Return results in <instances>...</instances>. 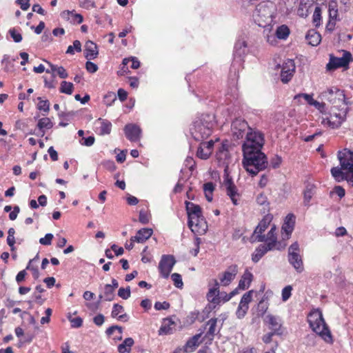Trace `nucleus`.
<instances>
[{"mask_svg": "<svg viewBox=\"0 0 353 353\" xmlns=\"http://www.w3.org/2000/svg\"><path fill=\"white\" fill-rule=\"evenodd\" d=\"M253 293L254 290H250L245 292L241 297V299L240 301V303L236 312V315L238 319H241L243 318L246 314L249 308L248 305L252 300Z\"/></svg>", "mask_w": 353, "mask_h": 353, "instance_id": "obj_12", "label": "nucleus"}, {"mask_svg": "<svg viewBox=\"0 0 353 353\" xmlns=\"http://www.w3.org/2000/svg\"><path fill=\"white\" fill-rule=\"evenodd\" d=\"M61 17L73 23L80 24L83 22L82 15L74 13L73 11L64 10L61 13Z\"/></svg>", "mask_w": 353, "mask_h": 353, "instance_id": "obj_29", "label": "nucleus"}, {"mask_svg": "<svg viewBox=\"0 0 353 353\" xmlns=\"http://www.w3.org/2000/svg\"><path fill=\"white\" fill-rule=\"evenodd\" d=\"M54 236L51 233H48L44 237L39 239V243L43 245H50L52 243V240Z\"/></svg>", "mask_w": 353, "mask_h": 353, "instance_id": "obj_53", "label": "nucleus"}, {"mask_svg": "<svg viewBox=\"0 0 353 353\" xmlns=\"http://www.w3.org/2000/svg\"><path fill=\"white\" fill-rule=\"evenodd\" d=\"M224 178L223 185L225 187L227 194L230 197L233 203L236 205V196L238 195L237 189L234 184L232 178L229 176L228 173H227L226 169L225 170Z\"/></svg>", "mask_w": 353, "mask_h": 353, "instance_id": "obj_15", "label": "nucleus"}, {"mask_svg": "<svg viewBox=\"0 0 353 353\" xmlns=\"http://www.w3.org/2000/svg\"><path fill=\"white\" fill-rule=\"evenodd\" d=\"M252 279L253 274L246 270L239 282V288L241 290L248 289L250 287Z\"/></svg>", "mask_w": 353, "mask_h": 353, "instance_id": "obj_30", "label": "nucleus"}, {"mask_svg": "<svg viewBox=\"0 0 353 353\" xmlns=\"http://www.w3.org/2000/svg\"><path fill=\"white\" fill-rule=\"evenodd\" d=\"M323 123L328 125V126L332 129H336L339 128L343 122H341V120L336 118V117L334 116L331 112L328 117L323 119Z\"/></svg>", "mask_w": 353, "mask_h": 353, "instance_id": "obj_35", "label": "nucleus"}, {"mask_svg": "<svg viewBox=\"0 0 353 353\" xmlns=\"http://www.w3.org/2000/svg\"><path fill=\"white\" fill-rule=\"evenodd\" d=\"M342 168L334 167L331 169V174L337 182L346 180L349 184L353 186V174L347 171L343 172Z\"/></svg>", "mask_w": 353, "mask_h": 353, "instance_id": "obj_16", "label": "nucleus"}, {"mask_svg": "<svg viewBox=\"0 0 353 353\" xmlns=\"http://www.w3.org/2000/svg\"><path fill=\"white\" fill-rule=\"evenodd\" d=\"M134 344L132 338H126L122 343L118 346V351L119 353L130 352L131 347Z\"/></svg>", "mask_w": 353, "mask_h": 353, "instance_id": "obj_38", "label": "nucleus"}, {"mask_svg": "<svg viewBox=\"0 0 353 353\" xmlns=\"http://www.w3.org/2000/svg\"><path fill=\"white\" fill-rule=\"evenodd\" d=\"M289 34L290 30L288 27L285 25L279 26L276 31V35L280 39H285Z\"/></svg>", "mask_w": 353, "mask_h": 353, "instance_id": "obj_41", "label": "nucleus"}, {"mask_svg": "<svg viewBox=\"0 0 353 353\" xmlns=\"http://www.w3.org/2000/svg\"><path fill=\"white\" fill-rule=\"evenodd\" d=\"M294 223L295 216L292 214H288L282 226V230L285 232V237L283 239H289L294 230Z\"/></svg>", "mask_w": 353, "mask_h": 353, "instance_id": "obj_24", "label": "nucleus"}, {"mask_svg": "<svg viewBox=\"0 0 353 353\" xmlns=\"http://www.w3.org/2000/svg\"><path fill=\"white\" fill-rule=\"evenodd\" d=\"M139 221L143 224H147L150 221L148 213L143 210L139 212Z\"/></svg>", "mask_w": 353, "mask_h": 353, "instance_id": "obj_56", "label": "nucleus"}, {"mask_svg": "<svg viewBox=\"0 0 353 353\" xmlns=\"http://www.w3.org/2000/svg\"><path fill=\"white\" fill-rule=\"evenodd\" d=\"M172 280L174 282V285L178 288H181L183 285L182 278L181 274L178 273H173L171 275Z\"/></svg>", "mask_w": 353, "mask_h": 353, "instance_id": "obj_51", "label": "nucleus"}, {"mask_svg": "<svg viewBox=\"0 0 353 353\" xmlns=\"http://www.w3.org/2000/svg\"><path fill=\"white\" fill-rule=\"evenodd\" d=\"M273 219V216L271 214H268L263 216L262 220L259 223L258 225L256 227L253 234L252 238L255 239V236L257 234H263V232L268 228L270 223L272 222Z\"/></svg>", "mask_w": 353, "mask_h": 353, "instance_id": "obj_21", "label": "nucleus"}, {"mask_svg": "<svg viewBox=\"0 0 353 353\" xmlns=\"http://www.w3.org/2000/svg\"><path fill=\"white\" fill-rule=\"evenodd\" d=\"M264 322L268 325L271 332L276 333V335L281 336L283 334L284 328L283 321L279 316L268 314L264 319Z\"/></svg>", "mask_w": 353, "mask_h": 353, "instance_id": "obj_11", "label": "nucleus"}, {"mask_svg": "<svg viewBox=\"0 0 353 353\" xmlns=\"http://www.w3.org/2000/svg\"><path fill=\"white\" fill-rule=\"evenodd\" d=\"M39 101V103L37 105V108L39 110H42L46 113H48L50 110V102L48 100H43L41 97L37 98Z\"/></svg>", "mask_w": 353, "mask_h": 353, "instance_id": "obj_46", "label": "nucleus"}, {"mask_svg": "<svg viewBox=\"0 0 353 353\" xmlns=\"http://www.w3.org/2000/svg\"><path fill=\"white\" fill-rule=\"evenodd\" d=\"M37 127L41 131V137L45 134L44 129H51L53 127V123L48 117H43L39 120Z\"/></svg>", "mask_w": 353, "mask_h": 353, "instance_id": "obj_37", "label": "nucleus"}, {"mask_svg": "<svg viewBox=\"0 0 353 353\" xmlns=\"http://www.w3.org/2000/svg\"><path fill=\"white\" fill-rule=\"evenodd\" d=\"M201 336V333L197 334L192 338L189 339V340L186 342L184 350H183V351L184 352H192L194 351L199 345V340Z\"/></svg>", "mask_w": 353, "mask_h": 353, "instance_id": "obj_31", "label": "nucleus"}, {"mask_svg": "<svg viewBox=\"0 0 353 353\" xmlns=\"http://www.w3.org/2000/svg\"><path fill=\"white\" fill-rule=\"evenodd\" d=\"M243 165L252 176H256L260 171L265 170L268 165L266 155L261 150L244 151Z\"/></svg>", "mask_w": 353, "mask_h": 353, "instance_id": "obj_1", "label": "nucleus"}, {"mask_svg": "<svg viewBox=\"0 0 353 353\" xmlns=\"http://www.w3.org/2000/svg\"><path fill=\"white\" fill-rule=\"evenodd\" d=\"M305 39L308 41V44L312 46H317L321 41V34L315 30H310L306 34Z\"/></svg>", "mask_w": 353, "mask_h": 353, "instance_id": "obj_33", "label": "nucleus"}, {"mask_svg": "<svg viewBox=\"0 0 353 353\" xmlns=\"http://www.w3.org/2000/svg\"><path fill=\"white\" fill-rule=\"evenodd\" d=\"M295 72V64L292 59H288L281 67V80L283 83H288Z\"/></svg>", "mask_w": 353, "mask_h": 353, "instance_id": "obj_13", "label": "nucleus"}, {"mask_svg": "<svg viewBox=\"0 0 353 353\" xmlns=\"http://www.w3.org/2000/svg\"><path fill=\"white\" fill-rule=\"evenodd\" d=\"M352 56L350 52L344 51L341 57L330 56V61L326 65L327 70H333L339 68L346 67L352 61Z\"/></svg>", "mask_w": 353, "mask_h": 353, "instance_id": "obj_7", "label": "nucleus"}, {"mask_svg": "<svg viewBox=\"0 0 353 353\" xmlns=\"http://www.w3.org/2000/svg\"><path fill=\"white\" fill-rule=\"evenodd\" d=\"M329 19L336 20L338 16V10L336 8V4L334 2L329 3L328 6Z\"/></svg>", "mask_w": 353, "mask_h": 353, "instance_id": "obj_47", "label": "nucleus"}, {"mask_svg": "<svg viewBox=\"0 0 353 353\" xmlns=\"http://www.w3.org/2000/svg\"><path fill=\"white\" fill-rule=\"evenodd\" d=\"M153 234V230L151 228H142L137 231L134 236H132L130 241H136L139 243L145 242Z\"/></svg>", "mask_w": 353, "mask_h": 353, "instance_id": "obj_22", "label": "nucleus"}, {"mask_svg": "<svg viewBox=\"0 0 353 353\" xmlns=\"http://www.w3.org/2000/svg\"><path fill=\"white\" fill-rule=\"evenodd\" d=\"M215 186L212 182H208L203 184V191L205 193H213Z\"/></svg>", "mask_w": 353, "mask_h": 353, "instance_id": "obj_64", "label": "nucleus"}, {"mask_svg": "<svg viewBox=\"0 0 353 353\" xmlns=\"http://www.w3.org/2000/svg\"><path fill=\"white\" fill-rule=\"evenodd\" d=\"M74 89V85L71 82L63 81L61 83L59 91L61 93L67 94H72Z\"/></svg>", "mask_w": 353, "mask_h": 353, "instance_id": "obj_42", "label": "nucleus"}, {"mask_svg": "<svg viewBox=\"0 0 353 353\" xmlns=\"http://www.w3.org/2000/svg\"><path fill=\"white\" fill-rule=\"evenodd\" d=\"M292 287L291 285H287L282 290V300L286 301L289 299L291 296V292Z\"/></svg>", "mask_w": 353, "mask_h": 353, "instance_id": "obj_54", "label": "nucleus"}, {"mask_svg": "<svg viewBox=\"0 0 353 353\" xmlns=\"http://www.w3.org/2000/svg\"><path fill=\"white\" fill-rule=\"evenodd\" d=\"M299 252V245L296 241L288 248V261L297 273H301L304 270L303 262Z\"/></svg>", "mask_w": 353, "mask_h": 353, "instance_id": "obj_6", "label": "nucleus"}, {"mask_svg": "<svg viewBox=\"0 0 353 353\" xmlns=\"http://www.w3.org/2000/svg\"><path fill=\"white\" fill-rule=\"evenodd\" d=\"M314 185L308 184L303 193V203L305 205H309L310 199L314 194Z\"/></svg>", "mask_w": 353, "mask_h": 353, "instance_id": "obj_39", "label": "nucleus"}, {"mask_svg": "<svg viewBox=\"0 0 353 353\" xmlns=\"http://www.w3.org/2000/svg\"><path fill=\"white\" fill-rule=\"evenodd\" d=\"M103 166L108 170L113 172L116 169L115 163L113 161L106 160L102 163Z\"/></svg>", "mask_w": 353, "mask_h": 353, "instance_id": "obj_58", "label": "nucleus"}, {"mask_svg": "<svg viewBox=\"0 0 353 353\" xmlns=\"http://www.w3.org/2000/svg\"><path fill=\"white\" fill-rule=\"evenodd\" d=\"M308 322L312 330L326 343H332V336L325 323L321 312L316 310L310 314Z\"/></svg>", "mask_w": 353, "mask_h": 353, "instance_id": "obj_3", "label": "nucleus"}, {"mask_svg": "<svg viewBox=\"0 0 353 353\" xmlns=\"http://www.w3.org/2000/svg\"><path fill=\"white\" fill-rule=\"evenodd\" d=\"M124 132L129 141L135 142L140 139L141 130L138 125L130 123L125 126Z\"/></svg>", "mask_w": 353, "mask_h": 353, "instance_id": "obj_19", "label": "nucleus"}, {"mask_svg": "<svg viewBox=\"0 0 353 353\" xmlns=\"http://www.w3.org/2000/svg\"><path fill=\"white\" fill-rule=\"evenodd\" d=\"M281 162H282L281 157L280 156H279V155H275L270 160V165L273 168H279L280 166Z\"/></svg>", "mask_w": 353, "mask_h": 353, "instance_id": "obj_57", "label": "nucleus"}, {"mask_svg": "<svg viewBox=\"0 0 353 353\" xmlns=\"http://www.w3.org/2000/svg\"><path fill=\"white\" fill-rule=\"evenodd\" d=\"M214 117L212 114H202L193 122L190 132L197 141H203L208 139L212 132Z\"/></svg>", "mask_w": 353, "mask_h": 353, "instance_id": "obj_2", "label": "nucleus"}, {"mask_svg": "<svg viewBox=\"0 0 353 353\" xmlns=\"http://www.w3.org/2000/svg\"><path fill=\"white\" fill-rule=\"evenodd\" d=\"M332 193H335L336 194H337L339 196V198L341 199L345 196V191L343 187L337 185V186H335L333 191L331 192V194H332Z\"/></svg>", "mask_w": 353, "mask_h": 353, "instance_id": "obj_63", "label": "nucleus"}, {"mask_svg": "<svg viewBox=\"0 0 353 353\" xmlns=\"http://www.w3.org/2000/svg\"><path fill=\"white\" fill-rule=\"evenodd\" d=\"M264 145V136L259 130L252 129L247 132L245 141L242 145L243 152L261 150Z\"/></svg>", "mask_w": 353, "mask_h": 353, "instance_id": "obj_5", "label": "nucleus"}, {"mask_svg": "<svg viewBox=\"0 0 353 353\" xmlns=\"http://www.w3.org/2000/svg\"><path fill=\"white\" fill-rule=\"evenodd\" d=\"M196 156L201 159H207L210 156L209 150L207 149L206 150L201 143L197 149Z\"/></svg>", "mask_w": 353, "mask_h": 353, "instance_id": "obj_45", "label": "nucleus"}, {"mask_svg": "<svg viewBox=\"0 0 353 353\" xmlns=\"http://www.w3.org/2000/svg\"><path fill=\"white\" fill-rule=\"evenodd\" d=\"M175 323L172 318L163 319L162 325L159 330V334H170L173 333L174 330Z\"/></svg>", "mask_w": 353, "mask_h": 353, "instance_id": "obj_26", "label": "nucleus"}, {"mask_svg": "<svg viewBox=\"0 0 353 353\" xmlns=\"http://www.w3.org/2000/svg\"><path fill=\"white\" fill-rule=\"evenodd\" d=\"M238 273L237 265H231L227 270L220 276V281L223 285H228L235 278Z\"/></svg>", "mask_w": 353, "mask_h": 353, "instance_id": "obj_17", "label": "nucleus"}, {"mask_svg": "<svg viewBox=\"0 0 353 353\" xmlns=\"http://www.w3.org/2000/svg\"><path fill=\"white\" fill-rule=\"evenodd\" d=\"M116 99L117 96L115 93L110 92L104 96L103 102L106 105L110 106L116 101Z\"/></svg>", "mask_w": 353, "mask_h": 353, "instance_id": "obj_48", "label": "nucleus"}, {"mask_svg": "<svg viewBox=\"0 0 353 353\" xmlns=\"http://www.w3.org/2000/svg\"><path fill=\"white\" fill-rule=\"evenodd\" d=\"M269 304L268 301H265L264 299H262L259 301L257 305L256 310L257 315L259 316H262L265 314L268 309Z\"/></svg>", "mask_w": 353, "mask_h": 353, "instance_id": "obj_43", "label": "nucleus"}, {"mask_svg": "<svg viewBox=\"0 0 353 353\" xmlns=\"http://www.w3.org/2000/svg\"><path fill=\"white\" fill-rule=\"evenodd\" d=\"M301 98H303L307 102L308 104H310L312 101L314 99L312 98V96L309 94L301 93L295 95L294 97V100L299 102Z\"/></svg>", "mask_w": 353, "mask_h": 353, "instance_id": "obj_52", "label": "nucleus"}, {"mask_svg": "<svg viewBox=\"0 0 353 353\" xmlns=\"http://www.w3.org/2000/svg\"><path fill=\"white\" fill-rule=\"evenodd\" d=\"M114 290L112 289V287H110V284H106L104 285L103 288V294H100L99 295V303L103 299V301H111L114 298Z\"/></svg>", "mask_w": 353, "mask_h": 353, "instance_id": "obj_34", "label": "nucleus"}, {"mask_svg": "<svg viewBox=\"0 0 353 353\" xmlns=\"http://www.w3.org/2000/svg\"><path fill=\"white\" fill-rule=\"evenodd\" d=\"M348 111V108L346 106L343 105L341 107H332L331 112L333 115L336 117L339 120H341V122H344L346 119L347 113Z\"/></svg>", "mask_w": 353, "mask_h": 353, "instance_id": "obj_36", "label": "nucleus"}, {"mask_svg": "<svg viewBox=\"0 0 353 353\" xmlns=\"http://www.w3.org/2000/svg\"><path fill=\"white\" fill-rule=\"evenodd\" d=\"M312 22L315 27H319L321 25V9L320 7L317 6L315 8L313 17H312Z\"/></svg>", "mask_w": 353, "mask_h": 353, "instance_id": "obj_44", "label": "nucleus"}, {"mask_svg": "<svg viewBox=\"0 0 353 353\" xmlns=\"http://www.w3.org/2000/svg\"><path fill=\"white\" fill-rule=\"evenodd\" d=\"M71 323V326L74 328L80 327L82 325L83 320L81 317H76L69 319Z\"/></svg>", "mask_w": 353, "mask_h": 353, "instance_id": "obj_59", "label": "nucleus"}, {"mask_svg": "<svg viewBox=\"0 0 353 353\" xmlns=\"http://www.w3.org/2000/svg\"><path fill=\"white\" fill-rule=\"evenodd\" d=\"M248 52L247 43L245 41L238 40L234 45V55L235 57L241 58Z\"/></svg>", "mask_w": 353, "mask_h": 353, "instance_id": "obj_32", "label": "nucleus"}, {"mask_svg": "<svg viewBox=\"0 0 353 353\" xmlns=\"http://www.w3.org/2000/svg\"><path fill=\"white\" fill-rule=\"evenodd\" d=\"M8 32L14 42L19 43L22 41L23 38L21 34L17 32L14 28H10Z\"/></svg>", "mask_w": 353, "mask_h": 353, "instance_id": "obj_49", "label": "nucleus"}, {"mask_svg": "<svg viewBox=\"0 0 353 353\" xmlns=\"http://www.w3.org/2000/svg\"><path fill=\"white\" fill-rule=\"evenodd\" d=\"M194 222L191 223L192 226H188L194 233L199 234H205L208 230L207 222L203 216H199L198 219H194Z\"/></svg>", "mask_w": 353, "mask_h": 353, "instance_id": "obj_20", "label": "nucleus"}, {"mask_svg": "<svg viewBox=\"0 0 353 353\" xmlns=\"http://www.w3.org/2000/svg\"><path fill=\"white\" fill-rule=\"evenodd\" d=\"M85 68L89 72L94 73L97 71L98 66L94 63L88 61L85 63Z\"/></svg>", "mask_w": 353, "mask_h": 353, "instance_id": "obj_62", "label": "nucleus"}, {"mask_svg": "<svg viewBox=\"0 0 353 353\" xmlns=\"http://www.w3.org/2000/svg\"><path fill=\"white\" fill-rule=\"evenodd\" d=\"M274 249L271 244L266 243L259 245L252 255V261L257 263L268 251Z\"/></svg>", "mask_w": 353, "mask_h": 353, "instance_id": "obj_23", "label": "nucleus"}, {"mask_svg": "<svg viewBox=\"0 0 353 353\" xmlns=\"http://www.w3.org/2000/svg\"><path fill=\"white\" fill-rule=\"evenodd\" d=\"M185 208L188 216V226H192V222H194V219H198L199 216H202L201 208L196 204H194L190 201H185Z\"/></svg>", "mask_w": 353, "mask_h": 353, "instance_id": "obj_14", "label": "nucleus"}, {"mask_svg": "<svg viewBox=\"0 0 353 353\" xmlns=\"http://www.w3.org/2000/svg\"><path fill=\"white\" fill-rule=\"evenodd\" d=\"M275 231L276 226L274 225L266 235L257 234L254 241L257 242H267V244H271L272 247L274 248L277 242Z\"/></svg>", "mask_w": 353, "mask_h": 353, "instance_id": "obj_18", "label": "nucleus"}, {"mask_svg": "<svg viewBox=\"0 0 353 353\" xmlns=\"http://www.w3.org/2000/svg\"><path fill=\"white\" fill-rule=\"evenodd\" d=\"M170 305L168 302L164 301V302H156L154 304V308L157 310H168L170 307Z\"/></svg>", "mask_w": 353, "mask_h": 353, "instance_id": "obj_60", "label": "nucleus"}, {"mask_svg": "<svg viewBox=\"0 0 353 353\" xmlns=\"http://www.w3.org/2000/svg\"><path fill=\"white\" fill-rule=\"evenodd\" d=\"M214 287L210 288L207 294V299L210 303L219 304L221 296L219 292V284L216 280L214 281Z\"/></svg>", "mask_w": 353, "mask_h": 353, "instance_id": "obj_25", "label": "nucleus"}, {"mask_svg": "<svg viewBox=\"0 0 353 353\" xmlns=\"http://www.w3.org/2000/svg\"><path fill=\"white\" fill-rule=\"evenodd\" d=\"M175 263L176 260L172 255L163 254L161 256L158 268L163 278H168Z\"/></svg>", "mask_w": 353, "mask_h": 353, "instance_id": "obj_8", "label": "nucleus"}, {"mask_svg": "<svg viewBox=\"0 0 353 353\" xmlns=\"http://www.w3.org/2000/svg\"><path fill=\"white\" fill-rule=\"evenodd\" d=\"M115 330H118L120 335L122 334L123 329L119 325L110 326L106 330L105 333L108 336H111Z\"/></svg>", "mask_w": 353, "mask_h": 353, "instance_id": "obj_61", "label": "nucleus"}, {"mask_svg": "<svg viewBox=\"0 0 353 353\" xmlns=\"http://www.w3.org/2000/svg\"><path fill=\"white\" fill-rule=\"evenodd\" d=\"M130 294L131 292L130 286H128L125 288H121L118 291V296L125 300L130 297Z\"/></svg>", "mask_w": 353, "mask_h": 353, "instance_id": "obj_50", "label": "nucleus"}, {"mask_svg": "<svg viewBox=\"0 0 353 353\" xmlns=\"http://www.w3.org/2000/svg\"><path fill=\"white\" fill-rule=\"evenodd\" d=\"M97 45L91 41H88L85 45V57L88 59H94L98 55Z\"/></svg>", "mask_w": 353, "mask_h": 353, "instance_id": "obj_27", "label": "nucleus"}, {"mask_svg": "<svg viewBox=\"0 0 353 353\" xmlns=\"http://www.w3.org/2000/svg\"><path fill=\"white\" fill-rule=\"evenodd\" d=\"M124 311V308L122 305L115 303L113 305L112 311V316L113 318L119 316V314Z\"/></svg>", "mask_w": 353, "mask_h": 353, "instance_id": "obj_55", "label": "nucleus"}, {"mask_svg": "<svg viewBox=\"0 0 353 353\" xmlns=\"http://www.w3.org/2000/svg\"><path fill=\"white\" fill-rule=\"evenodd\" d=\"M252 129L247 121L242 119H236L232 123L233 137L237 139H242L244 135L246 136L247 132H250Z\"/></svg>", "mask_w": 353, "mask_h": 353, "instance_id": "obj_9", "label": "nucleus"}, {"mask_svg": "<svg viewBox=\"0 0 353 353\" xmlns=\"http://www.w3.org/2000/svg\"><path fill=\"white\" fill-rule=\"evenodd\" d=\"M319 97L322 101H327L331 103L332 107L347 106L350 104L345 98L344 91L335 86L328 88L321 92Z\"/></svg>", "mask_w": 353, "mask_h": 353, "instance_id": "obj_4", "label": "nucleus"}, {"mask_svg": "<svg viewBox=\"0 0 353 353\" xmlns=\"http://www.w3.org/2000/svg\"><path fill=\"white\" fill-rule=\"evenodd\" d=\"M216 322L217 319L212 318L210 319L207 323V324L210 325V327L206 333L205 336L208 337L211 341L213 340V338L214 336Z\"/></svg>", "mask_w": 353, "mask_h": 353, "instance_id": "obj_40", "label": "nucleus"}, {"mask_svg": "<svg viewBox=\"0 0 353 353\" xmlns=\"http://www.w3.org/2000/svg\"><path fill=\"white\" fill-rule=\"evenodd\" d=\"M95 124L100 125L98 128V134L99 135L109 134L110 133L112 123L108 120L99 118L95 121Z\"/></svg>", "mask_w": 353, "mask_h": 353, "instance_id": "obj_28", "label": "nucleus"}, {"mask_svg": "<svg viewBox=\"0 0 353 353\" xmlns=\"http://www.w3.org/2000/svg\"><path fill=\"white\" fill-rule=\"evenodd\" d=\"M338 159L342 169L353 174V151L345 148L339 152Z\"/></svg>", "mask_w": 353, "mask_h": 353, "instance_id": "obj_10", "label": "nucleus"}]
</instances>
